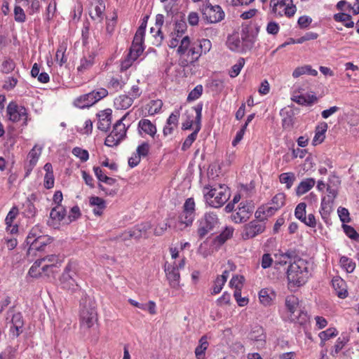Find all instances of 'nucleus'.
<instances>
[{"label": "nucleus", "instance_id": "8fccbe9b", "mask_svg": "<svg viewBox=\"0 0 359 359\" xmlns=\"http://www.w3.org/2000/svg\"><path fill=\"white\" fill-rule=\"evenodd\" d=\"M163 107V102L161 100H151L147 104V110L149 115L158 114Z\"/></svg>", "mask_w": 359, "mask_h": 359}, {"label": "nucleus", "instance_id": "39448f33", "mask_svg": "<svg viewBox=\"0 0 359 359\" xmlns=\"http://www.w3.org/2000/svg\"><path fill=\"white\" fill-rule=\"evenodd\" d=\"M285 305L288 313V318L291 322H296L301 325L308 320L306 312L299 309V299L294 295H289L285 298Z\"/></svg>", "mask_w": 359, "mask_h": 359}, {"label": "nucleus", "instance_id": "20e7f679", "mask_svg": "<svg viewBox=\"0 0 359 359\" xmlns=\"http://www.w3.org/2000/svg\"><path fill=\"white\" fill-rule=\"evenodd\" d=\"M79 279L76 264L70 262L66 266L60 278V285L63 290L74 293L81 290Z\"/></svg>", "mask_w": 359, "mask_h": 359}, {"label": "nucleus", "instance_id": "4d7b16f0", "mask_svg": "<svg viewBox=\"0 0 359 359\" xmlns=\"http://www.w3.org/2000/svg\"><path fill=\"white\" fill-rule=\"evenodd\" d=\"M196 46L198 47L199 51L201 52V55L206 54L212 48V43L209 39H202L198 40V43L196 44Z\"/></svg>", "mask_w": 359, "mask_h": 359}, {"label": "nucleus", "instance_id": "dca6fc26", "mask_svg": "<svg viewBox=\"0 0 359 359\" xmlns=\"http://www.w3.org/2000/svg\"><path fill=\"white\" fill-rule=\"evenodd\" d=\"M187 29V26L185 21L180 20L176 22L173 31L170 35V40L168 41V46L170 48H173L178 46L180 40L186 36L184 34Z\"/></svg>", "mask_w": 359, "mask_h": 359}, {"label": "nucleus", "instance_id": "0e129e2a", "mask_svg": "<svg viewBox=\"0 0 359 359\" xmlns=\"http://www.w3.org/2000/svg\"><path fill=\"white\" fill-rule=\"evenodd\" d=\"M143 50V46L132 44L129 53V57H130L132 60H136L138 58V57L142 53Z\"/></svg>", "mask_w": 359, "mask_h": 359}, {"label": "nucleus", "instance_id": "69168bd1", "mask_svg": "<svg viewBox=\"0 0 359 359\" xmlns=\"http://www.w3.org/2000/svg\"><path fill=\"white\" fill-rule=\"evenodd\" d=\"M318 37V34L316 32H306L304 36L297 39L296 40H292L293 43H303L306 41L315 40Z\"/></svg>", "mask_w": 359, "mask_h": 359}, {"label": "nucleus", "instance_id": "7ed1b4c3", "mask_svg": "<svg viewBox=\"0 0 359 359\" xmlns=\"http://www.w3.org/2000/svg\"><path fill=\"white\" fill-rule=\"evenodd\" d=\"M255 43V37L249 34L247 29H243L241 33H233L226 41L228 48L234 52L245 53L250 50Z\"/></svg>", "mask_w": 359, "mask_h": 359}, {"label": "nucleus", "instance_id": "a18cd8bd", "mask_svg": "<svg viewBox=\"0 0 359 359\" xmlns=\"http://www.w3.org/2000/svg\"><path fill=\"white\" fill-rule=\"evenodd\" d=\"M292 100L299 104L309 105L311 104L316 100V97L315 95H294L292 97Z\"/></svg>", "mask_w": 359, "mask_h": 359}, {"label": "nucleus", "instance_id": "9d476101", "mask_svg": "<svg viewBox=\"0 0 359 359\" xmlns=\"http://www.w3.org/2000/svg\"><path fill=\"white\" fill-rule=\"evenodd\" d=\"M128 114V113L125 114L114 124L112 131L105 139L104 144L106 146L110 147L116 146L125 138L127 128L123 121Z\"/></svg>", "mask_w": 359, "mask_h": 359}, {"label": "nucleus", "instance_id": "c9c22d12", "mask_svg": "<svg viewBox=\"0 0 359 359\" xmlns=\"http://www.w3.org/2000/svg\"><path fill=\"white\" fill-rule=\"evenodd\" d=\"M128 81V76L126 73L124 75H116L109 81V86L116 90H121Z\"/></svg>", "mask_w": 359, "mask_h": 359}, {"label": "nucleus", "instance_id": "5701e85b", "mask_svg": "<svg viewBox=\"0 0 359 359\" xmlns=\"http://www.w3.org/2000/svg\"><path fill=\"white\" fill-rule=\"evenodd\" d=\"M97 128L100 130L107 131L111 122V110L109 109L100 111L97 114Z\"/></svg>", "mask_w": 359, "mask_h": 359}, {"label": "nucleus", "instance_id": "aec40b11", "mask_svg": "<svg viewBox=\"0 0 359 359\" xmlns=\"http://www.w3.org/2000/svg\"><path fill=\"white\" fill-rule=\"evenodd\" d=\"M271 201L273 206L259 208L255 213L258 215L257 217H260V213L262 212L266 217L270 216L273 214L274 211L283 207L285 203V194L284 193H278L273 197Z\"/></svg>", "mask_w": 359, "mask_h": 359}, {"label": "nucleus", "instance_id": "f257e3e1", "mask_svg": "<svg viewBox=\"0 0 359 359\" xmlns=\"http://www.w3.org/2000/svg\"><path fill=\"white\" fill-rule=\"evenodd\" d=\"M287 287L293 291L303 286L308 281L311 273L309 263L304 259L295 257L287 269Z\"/></svg>", "mask_w": 359, "mask_h": 359}, {"label": "nucleus", "instance_id": "3c124183", "mask_svg": "<svg viewBox=\"0 0 359 359\" xmlns=\"http://www.w3.org/2000/svg\"><path fill=\"white\" fill-rule=\"evenodd\" d=\"M334 18L337 22H341L344 26L351 28L354 25V22L351 20V15L346 13H338L334 15Z\"/></svg>", "mask_w": 359, "mask_h": 359}, {"label": "nucleus", "instance_id": "ea45409f", "mask_svg": "<svg viewBox=\"0 0 359 359\" xmlns=\"http://www.w3.org/2000/svg\"><path fill=\"white\" fill-rule=\"evenodd\" d=\"M164 22V17L161 14H158L156 16V26L157 27L158 29L156 32V34L154 35L155 37V44L156 46H158L161 43V42L163 40V35L161 30V27L163 25Z\"/></svg>", "mask_w": 359, "mask_h": 359}, {"label": "nucleus", "instance_id": "5fc2aeb1", "mask_svg": "<svg viewBox=\"0 0 359 359\" xmlns=\"http://www.w3.org/2000/svg\"><path fill=\"white\" fill-rule=\"evenodd\" d=\"M245 60L241 57L238 60L237 62L232 66L229 71V76L231 78L236 77L241 72L242 68L244 67Z\"/></svg>", "mask_w": 359, "mask_h": 359}, {"label": "nucleus", "instance_id": "f3484780", "mask_svg": "<svg viewBox=\"0 0 359 359\" xmlns=\"http://www.w3.org/2000/svg\"><path fill=\"white\" fill-rule=\"evenodd\" d=\"M265 230L264 224L259 220H253L244 226L242 238L245 240L252 238L263 233Z\"/></svg>", "mask_w": 359, "mask_h": 359}, {"label": "nucleus", "instance_id": "338daca9", "mask_svg": "<svg viewBox=\"0 0 359 359\" xmlns=\"http://www.w3.org/2000/svg\"><path fill=\"white\" fill-rule=\"evenodd\" d=\"M66 46L61 45L58 48L56 52V60L59 62V65L62 66L67 62V59L65 58V53L66 51Z\"/></svg>", "mask_w": 359, "mask_h": 359}, {"label": "nucleus", "instance_id": "4c0bfd02", "mask_svg": "<svg viewBox=\"0 0 359 359\" xmlns=\"http://www.w3.org/2000/svg\"><path fill=\"white\" fill-rule=\"evenodd\" d=\"M195 217V213L182 210L178 217L179 224L184 226L179 227L180 230H183L184 227L191 226Z\"/></svg>", "mask_w": 359, "mask_h": 359}, {"label": "nucleus", "instance_id": "f8f14e48", "mask_svg": "<svg viewBox=\"0 0 359 359\" xmlns=\"http://www.w3.org/2000/svg\"><path fill=\"white\" fill-rule=\"evenodd\" d=\"M202 109H203V104L198 103L195 107L192 108V110L195 111V122H196V128L194 131L190 134L184 140L182 144V149L183 151H186L188 149L193 142L196 140L197 137V135L201 128V118H202Z\"/></svg>", "mask_w": 359, "mask_h": 359}, {"label": "nucleus", "instance_id": "de8ad7c7", "mask_svg": "<svg viewBox=\"0 0 359 359\" xmlns=\"http://www.w3.org/2000/svg\"><path fill=\"white\" fill-rule=\"evenodd\" d=\"M265 335L262 327H257L250 334V339L259 343L260 346H263L265 344Z\"/></svg>", "mask_w": 359, "mask_h": 359}, {"label": "nucleus", "instance_id": "37998d69", "mask_svg": "<svg viewBox=\"0 0 359 359\" xmlns=\"http://www.w3.org/2000/svg\"><path fill=\"white\" fill-rule=\"evenodd\" d=\"M208 342L206 336H203L199 340V344L195 349L196 357L198 359H203L205 355V352L208 347Z\"/></svg>", "mask_w": 359, "mask_h": 359}, {"label": "nucleus", "instance_id": "c756f323", "mask_svg": "<svg viewBox=\"0 0 359 359\" xmlns=\"http://www.w3.org/2000/svg\"><path fill=\"white\" fill-rule=\"evenodd\" d=\"M328 128L327 123L325 122L320 123L316 128L315 136L313 139V144L317 145L323 142L325 137V133Z\"/></svg>", "mask_w": 359, "mask_h": 359}, {"label": "nucleus", "instance_id": "052dcab7", "mask_svg": "<svg viewBox=\"0 0 359 359\" xmlns=\"http://www.w3.org/2000/svg\"><path fill=\"white\" fill-rule=\"evenodd\" d=\"M244 277L242 276L236 275L232 277L229 282L231 287L234 288L235 290H241L243 285Z\"/></svg>", "mask_w": 359, "mask_h": 359}, {"label": "nucleus", "instance_id": "864d4df0", "mask_svg": "<svg viewBox=\"0 0 359 359\" xmlns=\"http://www.w3.org/2000/svg\"><path fill=\"white\" fill-rule=\"evenodd\" d=\"M233 233V229L232 227H226L225 229L216 237V241L219 244H223L232 237Z\"/></svg>", "mask_w": 359, "mask_h": 359}, {"label": "nucleus", "instance_id": "13d9d810", "mask_svg": "<svg viewBox=\"0 0 359 359\" xmlns=\"http://www.w3.org/2000/svg\"><path fill=\"white\" fill-rule=\"evenodd\" d=\"M225 283H224V278H218L217 277L213 283V285H212L211 289H210V294L212 295H215V294H219L222 291Z\"/></svg>", "mask_w": 359, "mask_h": 359}, {"label": "nucleus", "instance_id": "603ef678", "mask_svg": "<svg viewBox=\"0 0 359 359\" xmlns=\"http://www.w3.org/2000/svg\"><path fill=\"white\" fill-rule=\"evenodd\" d=\"M338 334V332L335 327H329L325 331H322L318 334V337L322 342H325L331 338L335 337Z\"/></svg>", "mask_w": 359, "mask_h": 359}, {"label": "nucleus", "instance_id": "c03bdc74", "mask_svg": "<svg viewBox=\"0 0 359 359\" xmlns=\"http://www.w3.org/2000/svg\"><path fill=\"white\" fill-rule=\"evenodd\" d=\"M296 180V177L294 172H283L279 175V181L281 184H285V187L287 189H290L294 181Z\"/></svg>", "mask_w": 359, "mask_h": 359}, {"label": "nucleus", "instance_id": "9b49d317", "mask_svg": "<svg viewBox=\"0 0 359 359\" xmlns=\"http://www.w3.org/2000/svg\"><path fill=\"white\" fill-rule=\"evenodd\" d=\"M202 16L208 23H217L222 21L225 16L222 8L218 6H212L210 4L203 5L201 8Z\"/></svg>", "mask_w": 359, "mask_h": 359}, {"label": "nucleus", "instance_id": "6e6d98bb", "mask_svg": "<svg viewBox=\"0 0 359 359\" xmlns=\"http://www.w3.org/2000/svg\"><path fill=\"white\" fill-rule=\"evenodd\" d=\"M72 154L82 162H86L89 158L88 151L79 147H76L72 149Z\"/></svg>", "mask_w": 359, "mask_h": 359}, {"label": "nucleus", "instance_id": "cd10ccee", "mask_svg": "<svg viewBox=\"0 0 359 359\" xmlns=\"http://www.w3.org/2000/svg\"><path fill=\"white\" fill-rule=\"evenodd\" d=\"M18 215V209L16 207H13L8 213L5 222L6 224V229L11 233H15L18 232V228L17 225H13V222Z\"/></svg>", "mask_w": 359, "mask_h": 359}, {"label": "nucleus", "instance_id": "1a4fd4ad", "mask_svg": "<svg viewBox=\"0 0 359 359\" xmlns=\"http://www.w3.org/2000/svg\"><path fill=\"white\" fill-rule=\"evenodd\" d=\"M270 8L276 16L291 18L297 12L292 0H270Z\"/></svg>", "mask_w": 359, "mask_h": 359}, {"label": "nucleus", "instance_id": "4468645a", "mask_svg": "<svg viewBox=\"0 0 359 359\" xmlns=\"http://www.w3.org/2000/svg\"><path fill=\"white\" fill-rule=\"evenodd\" d=\"M80 318L83 326L91 327L97 321V313L95 308L87 305V301L81 303Z\"/></svg>", "mask_w": 359, "mask_h": 359}, {"label": "nucleus", "instance_id": "c85d7f7f", "mask_svg": "<svg viewBox=\"0 0 359 359\" xmlns=\"http://www.w3.org/2000/svg\"><path fill=\"white\" fill-rule=\"evenodd\" d=\"M138 129L140 133H144L151 137H154L157 131L156 126L151 121L145 118L139 121Z\"/></svg>", "mask_w": 359, "mask_h": 359}, {"label": "nucleus", "instance_id": "bb28decb", "mask_svg": "<svg viewBox=\"0 0 359 359\" xmlns=\"http://www.w3.org/2000/svg\"><path fill=\"white\" fill-rule=\"evenodd\" d=\"M43 147L37 144L34 145V147L30 150L27 155V161L29 162V170L31 171L34 167L36 165L39 158L41 154Z\"/></svg>", "mask_w": 359, "mask_h": 359}, {"label": "nucleus", "instance_id": "6e6552de", "mask_svg": "<svg viewBox=\"0 0 359 359\" xmlns=\"http://www.w3.org/2000/svg\"><path fill=\"white\" fill-rule=\"evenodd\" d=\"M108 95V91L104 88H100L92 92L77 97L74 104L76 107L83 109L89 107Z\"/></svg>", "mask_w": 359, "mask_h": 359}, {"label": "nucleus", "instance_id": "393cba45", "mask_svg": "<svg viewBox=\"0 0 359 359\" xmlns=\"http://www.w3.org/2000/svg\"><path fill=\"white\" fill-rule=\"evenodd\" d=\"M276 296L275 292L269 288L262 289L259 292V302L264 306L271 305Z\"/></svg>", "mask_w": 359, "mask_h": 359}, {"label": "nucleus", "instance_id": "f03ea898", "mask_svg": "<svg viewBox=\"0 0 359 359\" xmlns=\"http://www.w3.org/2000/svg\"><path fill=\"white\" fill-rule=\"evenodd\" d=\"M203 192L206 203L215 208L222 207L230 197V191L225 185L205 187Z\"/></svg>", "mask_w": 359, "mask_h": 359}, {"label": "nucleus", "instance_id": "680f3d73", "mask_svg": "<svg viewBox=\"0 0 359 359\" xmlns=\"http://www.w3.org/2000/svg\"><path fill=\"white\" fill-rule=\"evenodd\" d=\"M203 91L202 85H197L188 95L187 101L191 102L198 99Z\"/></svg>", "mask_w": 359, "mask_h": 359}, {"label": "nucleus", "instance_id": "58836bf2", "mask_svg": "<svg viewBox=\"0 0 359 359\" xmlns=\"http://www.w3.org/2000/svg\"><path fill=\"white\" fill-rule=\"evenodd\" d=\"M304 74L316 76L318 75V72L313 69L311 65H306L295 68L292 72V76L295 79Z\"/></svg>", "mask_w": 359, "mask_h": 359}, {"label": "nucleus", "instance_id": "49530a36", "mask_svg": "<svg viewBox=\"0 0 359 359\" xmlns=\"http://www.w3.org/2000/svg\"><path fill=\"white\" fill-rule=\"evenodd\" d=\"M339 264L347 273H352L355 269V262L346 256L341 257Z\"/></svg>", "mask_w": 359, "mask_h": 359}, {"label": "nucleus", "instance_id": "b1692460", "mask_svg": "<svg viewBox=\"0 0 359 359\" xmlns=\"http://www.w3.org/2000/svg\"><path fill=\"white\" fill-rule=\"evenodd\" d=\"M332 282L337 295L341 299H345L348 294L346 282L340 277L334 278Z\"/></svg>", "mask_w": 359, "mask_h": 359}, {"label": "nucleus", "instance_id": "423d86ee", "mask_svg": "<svg viewBox=\"0 0 359 359\" xmlns=\"http://www.w3.org/2000/svg\"><path fill=\"white\" fill-rule=\"evenodd\" d=\"M219 224L217 214L210 212H206L196 222L197 234L202 239L210 233Z\"/></svg>", "mask_w": 359, "mask_h": 359}, {"label": "nucleus", "instance_id": "473e14b6", "mask_svg": "<svg viewBox=\"0 0 359 359\" xmlns=\"http://www.w3.org/2000/svg\"><path fill=\"white\" fill-rule=\"evenodd\" d=\"M105 10V4L103 1L98 0L90 11L91 18L101 22L103 19V13Z\"/></svg>", "mask_w": 359, "mask_h": 359}, {"label": "nucleus", "instance_id": "4be33fe9", "mask_svg": "<svg viewBox=\"0 0 359 359\" xmlns=\"http://www.w3.org/2000/svg\"><path fill=\"white\" fill-rule=\"evenodd\" d=\"M151 229V224L149 223L138 225L133 229L126 231L122 235V241H126L130 238L139 239L142 237H147V231Z\"/></svg>", "mask_w": 359, "mask_h": 359}, {"label": "nucleus", "instance_id": "774afa93", "mask_svg": "<svg viewBox=\"0 0 359 359\" xmlns=\"http://www.w3.org/2000/svg\"><path fill=\"white\" fill-rule=\"evenodd\" d=\"M142 90L137 84L133 85L130 90L128 92V96L131 98L134 102L135 100L137 99L142 94Z\"/></svg>", "mask_w": 359, "mask_h": 359}, {"label": "nucleus", "instance_id": "f704fd0d", "mask_svg": "<svg viewBox=\"0 0 359 359\" xmlns=\"http://www.w3.org/2000/svg\"><path fill=\"white\" fill-rule=\"evenodd\" d=\"M332 204L333 202L331 200H327L325 196L322 198L319 212L322 219L325 222L328 219L332 211Z\"/></svg>", "mask_w": 359, "mask_h": 359}, {"label": "nucleus", "instance_id": "a878e982", "mask_svg": "<svg viewBox=\"0 0 359 359\" xmlns=\"http://www.w3.org/2000/svg\"><path fill=\"white\" fill-rule=\"evenodd\" d=\"M316 184V180L313 178H306L302 180L295 189L297 196H301L309 191Z\"/></svg>", "mask_w": 359, "mask_h": 359}, {"label": "nucleus", "instance_id": "79ce46f5", "mask_svg": "<svg viewBox=\"0 0 359 359\" xmlns=\"http://www.w3.org/2000/svg\"><path fill=\"white\" fill-rule=\"evenodd\" d=\"M190 38L188 36H185L182 37L181 40H180V43L178 44L177 53L179 55V57H184V54L186 51H188L189 48L191 46Z\"/></svg>", "mask_w": 359, "mask_h": 359}, {"label": "nucleus", "instance_id": "2f4dec72", "mask_svg": "<svg viewBox=\"0 0 359 359\" xmlns=\"http://www.w3.org/2000/svg\"><path fill=\"white\" fill-rule=\"evenodd\" d=\"M41 236H43V233L39 226L36 225L31 229L26 239L27 245L30 246V249L36 248V242H34V241L35 239H43Z\"/></svg>", "mask_w": 359, "mask_h": 359}, {"label": "nucleus", "instance_id": "bf43d9fd", "mask_svg": "<svg viewBox=\"0 0 359 359\" xmlns=\"http://www.w3.org/2000/svg\"><path fill=\"white\" fill-rule=\"evenodd\" d=\"M44 272L41 270V264L39 259L36 260L29 270V274L32 277H39Z\"/></svg>", "mask_w": 359, "mask_h": 359}, {"label": "nucleus", "instance_id": "412c9836", "mask_svg": "<svg viewBox=\"0 0 359 359\" xmlns=\"http://www.w3.org/2000/svg\"><path fill=\"white\" fill-rule=\"evenodd\" d=\"M252 213V208L247 202H241L235 213L231 215V219L235 223L246 222Z\"/></svg>", "mask_w": 359, "mask_h": 359}, {"label": "nucleus", "instance_id": "2eb2a0df", "mask_svg": "<svg viewBox=\"0 0 359 359\" xmlns=\"http://www.w3.org/2000/svg\"><path fill=\"white\" fill-rule=\"evenodd\" d=\"M66 213L65 208L62 205H56L53 208L47 222L48 225L55 229H59L62 224L67 222V220L65 221Z\"/></svg>", "mask_w": 359, "mask_h": 359}, {"label": "nucleus", "instance_id": "09e8293b", "mask_svg": "<svg viewBox=\"0 0 359 359\" xmlns=\"http://www.w3.org/2000/svg\"><path fill=\"white\" fill-rule=\"evenodd\" d=\"M349 338L346 336H341L339 337L334 346H333V350L331 352L332 355H337L345 346V345L348 342Z\"/></svg>", "mask_w": 359, "mask_h": 359}, {"label": "nucleus", "instance_id": "a19ab883", "mask_svg": "<svg viewBox=\"0 0 359 359\" xmlns=\"http://www.w3.org/2000/svg\"><path fill=\"white\" fill-rule=\"evenodd\" d=\"M94 56L92 55H88V56L82 57L80 60V64L77 67L78 72L83 73L90 69L94 65Z\"/></svg>", "mask_w": 359, "mask_h": 359}, {"label": "nucleus", "instance_id": "ddd939ff", "mask_svg": "<svg viewBox=\"0 0 359 359\" xmlns=\"http://www.w3.org/2000/svg\"><path fill=\"white\" fill-rule=\"evenodd\" d=\"M6 116L9 121L13 123L24 121V123L27 124V109L23 106L18 105L14 102H11L8 104L6 107Z\"/></svg>", "mask_w": 359, "mask_h": 359}, {"label": "nucleus", "instance_id": "e433bc0d", "mask_svg": "<svg viewBox=\"0 0 359 359\" xmlns=\"http://www.w3.org/2000/svg\"><path fill=\"white\" fill-rule=\"evenodd\" d=\"M114 103L116 109L123 110L129 108L133 101L127 95H121L115 98Z\"/></svg>", "mask_w": 359, "mask_h": 359}, {"label": "nucleus", "instance_id": "0eeeda50", "mask_svg": "<svg viewBox=\"0 0 359 359\" xmlns=\"http://www.w3.org/2000/svg\"><path fill=\"white\" fill-rule=\"evenodd\" d=\"M184 265V257H182L177 263L176 261H174L172 264L166 263L165 264L164 271L170 287L175 290L180 288V274L179 270L183 269Z\"/></svg>", "mask_w": 359, "mask_h": 359}, {"label": "nucleus", "instance_id": "e2e57ef3", "mask_svg": "<svg viewBox=\"0 0 359 359\" xmlns=\"http://www.w3.org/2000/svg\"><path fill=\"white\" fill-rule=\"evenodd\" d=\"M306 204L304 202L299 203L295 208L294 215L301 222L306 217Z\"/></svg>", "mask_w": 359, "mask_h": 359}, {"label": "nucleus", "instance_id": "6ab92c4d", "mask_svg": "<svg viewBox=\"0 0 359 359\" xmlns=\"http://www.w3.org/2000/svg\"><path fill=\"white\" fill-rule=\"evenodd\" d=\"M184 57H179L178 64L182 67H188L189 65H194L197 62L201 55V52L196 46V43H193L191 46L189 48L188 51L185 52Z\"/></svg>", "mask_w": 359, "mask_h": 359}, {"label": "nucleus", "instance_id": "72a5a7b5", "mask_svg": "<svg viewBox=\"0 0 359 359\" xmlns=\"http://www.w3.org/2000/svg\"><path fill=\"white\" fill-rule=\"evenodd\" d=\"M12 326L11 327V331L12 332L13 336L18 337L20 332H22V329L23 326V320L22 316L20 313H15L13 316L11 320Z\"/></svg>", "mask_w": 359, "mask_h": 359}, {"label": "nucleus", "instance_id": "7c9ffc66", "mask_svg": "<svg viewBox=\"0 0 359 359\" xmlns=\"http://www.w3.org/2000/svg\"><path fill=\"white\" fill-rule=\"evenodd\" d=\"M90 206L94 207L93 213L95 215L100 216L106 208V203L104 199L98 196H92L89 199Z\"/></svg>", "mask_w": 359, "mask_h": 359}, {"label": "nucleus", "instance_id": "a211bd4d", "mask_svg": "<svg viewBox=\"0 0 359 359\" xmlns=\"http://www.w3.org/2000/svg\"><path fill=\"white\" fill-rule=\"evenodd\" d=\"M39 260L41 264V270L48 276L54 273L60 265V260L55 255H48Z\"/></svg>", "mask_w": 359, "mask_h": 359}]
</instances>
